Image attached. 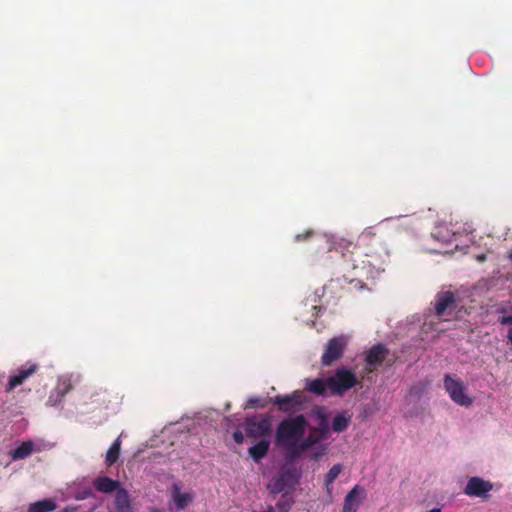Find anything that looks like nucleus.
<instances>
[{
    "label": "nucleus",
    "instance_id": "nucleus-1",
    "mask_svg": "<svg viewBox=\"0 0 512 512\" xmlns=\"http://www.w3.org/2000/svg\"><path fill=\"white\" fill-rule=\"evenodd\" d=\"M317 417L319 423L315 430L319 431V437H313V435L305 437L308 421L303 414L286 417L278 424L275 433V443L286 451L290 459L299 458L304 452L327 438L330 428L327 416L322 408L318 410Z\"/></svg>",
    "mask_w": 512,
    "mask_h": 512
},
{
    "label": "nucleus",
    "instance_id": "nucleus-2",
    "mask_svg": "<svg viewBox=\"0 0 512 512\" xmlns=\"http://www.w3.org/2000/svg\"><path fill=\"white\" fill-rule=\"evenodd\" d=\"M358 244L365 258L361 262V269L366 270L368 277L374 278L384 271L389 260L390 254L385 242L372 228H368L359 235Z\"/></svg>",
    "mask_w": 512,
    "mask_h": 512
},
{
    "label": "nucleus",
    "instance_id": "nucleus-3",
    "mask_svg": "<svg viewBox=\"0 0 512 512\" xmlns=\"http://www.w3.org/2000/svg\"><path fill=\"white\" fill-rule=\"evenodd\" d=\"M356 374L347 367H338L334 374L328 377V390L331 395L343 396L347 391L358 385Z\"/></svg>",
    "mask_w": 512,
    "mask_h": 512
},
{
    "label": "nucleus",
    "instance_id": "nucleus-4",
    "mask_svg": "<svg viewBox=\"0 0 512 512\" xmlns=\"http://www.w3.org/2000/svg\"><path fill=\"white\" fill-rule=\"evenodd\" d=\"M269 402L277 406L278 410L285 414H295L304 408L307 397L303 391L295 390L291 394L276 395L269 398Z\"/></svg>",
    "mask_w": 512,
    "mask_h": 512
},
{
    "label": "nucleus",
    "instance_id": "nucleus-5",
    "mask_svg": "<svg viewBox=\"0 0 512 512\" xmlns=\"http://www.w3.org/2000/svg\"><path fill=\"white\" fill-rule=\"evenodd\" d=\"M271 430V420L267 415L258 414L245 419V432L249 438L257 439L268 436Z\"/></svg>",
    "mask_w": 512,
    "mask_h": 512
},
{
    "label": "nucleus",
    "instance_id": "nucleus-6",
    "mask_svg": "<svg viewBox=\"0 0 512 512\" xmlns=\"http://www.w3.org/2000/svg\"><path fill=\"white\" fill-rule=\"evenodd\" d=\"M444 388L453 402L460 406L472 405V398L465 393V386L461 380L453 379L450 375L444 377Z\"/></svg>",
    "mask_w": 512,
    "mask_h": 512
},
{
    "label": "nucleus",
    "instance_id": "nucleus-7",
    "mask_svg": "<svg viewBox=\"0 0 512 512\" xmlns=\"http://www.w3.org/2000/svg\"><path fill=\"white\" fill-rule=\"evenodd\" d=\"M347 346V339L345 336H338L330 339L325 345V351L321 357V362L324 366H330L335 361L340 359Z\"/></svg>",
    "mask_w": 512,
    "mask_h": 512
},
{
    "label": "nucleus",
    "instance_id": "nucleus-8",
    "mask_svg": "<svg viewBox=\"0 0 512 512\" xmlns=\"http://www.w3.org/2000/svg\"><path fill=\"white\" fill-rule=\"evenodd\" d=\"M457 308L455 295L451 291L437 293L434 302V309L437 316L442 317L452 314Z\"/></svg>",
    "mask_w": 512,
    "mask_h": 512
},
{
    "label": "nucleus",
    "instance_id": "nucleus-9",
    "mask_svg": "<svg viewBox=\"0 0 512 512\" xmlns=\"http://www.w3.org/2000/svg\"><path fill=\"white\" fill-rule=\"evenodd\" d=\"M493 489V484L480 477L473 476L468 479L463 490L464 494L472 497L488 498V493Z\"/></svg>",
    "mask_w": 512,
    "mask_h": 512
},
{
    "label": "nucleus",
    "instance_id": "nucleus-10",
    "mask_svg": "<svg viewBox=\"0 0 512 512\" xmlns=\"http://www.w3.org/2000/svg\"><path fill=\"white\" fill-rule=\"evenodd\" d=\"M389 355V350L383 344H376L372 346L367 352L365 357L366 371L373 372L377 367L381 366Z\"/></svg>",
    "mask_w": 512,
    "mask_h": 512
},
{
    "label": "nucleus",
    "instance_id": "nucleus-11",
    "mask_svg": "<svg viewBox=\"0 0 512 512\" xmlns=\"http://www.w3.org/2000/svg\"><path fill=\"white\" fill-rule=\"evenodd\" d=\"M39 370L38 364L27 363L17 370V374L10 376L5 391L12 392L16 387L22 385L29 377Z\"/></svg>",
    "mask_w": 512,
    "mask_h": 512
},
{
    "label": "nucleus",
    "instance_id": "nucleus-12",
    "mask_svg": "<svg viewBox=\"0 0 512 512\" xmlns=\"http://www.w3.org/2000/svg\"><path fill=\"white\" fill-rule=\"evenodd\" d=\"M363 493V489L355 485L346 495L344 499L343 512H356L359 505L360 500L359 496Z\"/></svg>",
    "mask_w": 512,
    "mask_h": 512
},
{
    "label": "nucleus",
    "instance_id": "nucleus-13",
    "mask_svg": "<svg viewBox=\"0 0 512 512\" xmlns=\"http://www.w3.org/2000/svg\"><path fill=\"white\" fill-rule=\"evenodd\" d=\"M119 485V481L113 480L107 476H99L93 481L94 488L101 493L117 492V490L120 489Z\"/></svg>",
    "mask_w": 512,
    "mask_h": 512
},
{
    "label": "nucleus",
    "instance_id": "nucleus-14",
    "mask_svg": "<svg viewBox=\"0 0 512 512\" xmlns=\"http://www.w3.org/2000/svg\"><path fill=\"white\" fill-rule=\"evenodd\" d=\"M304 389L316 396H323L328 390V378L306 379Z\"/></svg>",
    "mask_w": 512,
    "mask_h": 512
},
{
    "label": "nucleus",
    "instance_id": "nucleus-15",
    "mask_svg": "<svg viewBox=\"0 0 512 512\" xmlns=\"http://www.w3.org/2000/svg\"><path fill=\"white\" fill-rule=\"evenodd\" d=\"M116 512H133L130 497L124 488L117 490L115 495Z\"/></svg>",
    "mask_w": 512,
    "mask_h": 512
},
{
    "label": "nucleus",
    "instance_id": "nucleus-16",
    "mask_svg": "<svg viewBox=\"0 0 512 512\" xmlns=\"http://www.w3.org/2000/svg\"><path fill=\"white\" fill-rule=\"evenodd\" d=\"M172 499L178 510H184L193 500V495L189 492L182 493L178 486H174Z\"/></svg>",
    "mask_w": 512,
    "mask_h": 512
},
{
    "label": "nucleus",
    "instance_id": "nucleus-17",
    "mask_svg": "<svg viewBox=\"0 0 512 512\" xmlns=\"http://www.w3.org/2000/svg\"><path fill=\"white\" fill-rule=\"evenodd\" d=\"M270 447V441L261 439L254 446L249 448V455L255 462H259L262 458H264Z\"/></svg>",
    "mask_w": 512,
    "mask_h": 512
},
{
    "label": "nucleus",
    "instance_id": "nucleus-18",
    "mask_svg": "<svg viewBox=\"0 0 512 512\" xmlns=\"http://www.w3.org/2000/svg\"><path fill=\"white\" fill-rule=\"evenodd\" d=\"M350 422L351 416L348 415L347 412H342L333 418L331 427L329 426V428L335 433H341L349 427Z\"/></svg>",
    "mask_w": 512,
    "mask_h": 512
},
{
    "label": "nucleus",
    "instance_id": "nucleus-19",
    "mask_svg": "<svg viewBox=\"0 0 512 512\" xmlns=\"http://www.w3.org/2000/svg\"><path fill=\"white\" fill-rule=\"evenodd\" d=\"M34 443L30 440L22 442L17 448L10 452L13 460H21L30 456L33 452Z\"/></svg>",
    "mask_w": 512,
    "mask_h": 512
},
{
    "label": "nucleus",
    "instance_id": "nucleus-20",
    "mask_svg": "<svg viewBox=\"0 0 512 512\" xmlns=\"http://www.w3.org/2000/svg\"><path fill=\"white\" fill-rule=\"evenodd\" d=\"M57 508V504L53 499H44L31 503L28 512H52Z\"/></svg>",
    "mask_w": 512,
    "mask_h": 512
},
{
    "label": "nucleus",
    "instance_id": "nucleus-21",
    "mask_svg": "<svg viewBox=\"0 0 512 512\" xmlns=\"http://www.w3.org/2000/svg\"><path fill=\"white\" fill-rule=\"evenodd\" d=\"M343 466L341 464H335L333 465L327 474L325 475L324 479V485L326 488V491L331 494L333 491V482L336 480V478L339 476V474L342 472Z\"/></svg>",
    "mask_w": 512,
    "mask_h": 512
},
{
    "label": "nucleus",
    "instance_id": "nucleus-22",
    "mask_svg": "<svg viewBox=\"0 0 512 512\" xmlns=\"http://www.w3.org/2000/svg\"><path fill=\"white\" fill-rule=\"evenodd\" d=\"M121 441L120 438H117L112 445L109 447L106 453V463L108 465L114 464L120 455Z\"/></svg>",
    "mask_w": 512,
    "mask_h": 512
},
{
    "label": "nucleus",
    "instance_id": "nucleus-23",
    "mask_svg": "<svg viewBox=\"0 0 512 512\" xmlns=\"http://www.w3.org/2000/svg\"><path fill=\"white\" fill-rule=\"evenodd\" d=\"M112 395L106 390L92 395V403H97L100 407L107 409L111 403Z\"/></svg>",
    "mask_w": 512,
    "mask_h": 512
},
{
    "label": "nucleus",
    "instance_id": "nucleus-24",
    "mask_svg": "<svg viewBox=\"0 0 512 512\" xmlns=\"http://www.w3.org/2000/svg\"><path fill=\"white\" fill-rule=\"evenodd\" d=\"M270 403L269 399H263L257 396H253L247 399L245 403V408H265L267 404Z\"/></svg>",
    "mask_w": 512,
    "mask_h": 512
},
{
    "label": "nucleus",
    "instance_id": "nucleus-25",
    "mask_svg": "<svg viewBox=\"0 0 512 512\" xmlns=\"http://www.w3.org/2000/svg\"><path fill=\"white\" fill-rule=\"evenodd\" d=\"M498 322L501 325H510L508 332H507V339L512 345V315L508 316H502L498 319Z\"/></svg>",
    "mask_w": 512,
    "mask_h": 512
},
{
    "label": "nucleus",
    "instance_id": "nucleus-26",
    "mask_svg": "<svg viewBox=\"0 0 512 512\" xmlns=\"http://www.w3.org/2000/svg\"><path fill=\"white\" fill-rule=\"evenodd\" d=\"M292 506V502H290L287 498L282 497L276 504L279 512H288Z\"/></svg>",
    "mask_w": 512,
    "mask_h": 512
},
{
    "label": "nucleus",
    "instance_id": "nucleus-27",
    "mask_svg": "<svg viewBox=\"0 0 512 512\" xmlns=\"http://www.w3.org/2000/svg\"><path fill=\"white\" fill-rule=\"evenodd\" d=\"M271 486H272L273 492L283 491L285 488L284 475H281V477H279L278 479H275Z\"/></svg>",
    "mask_w": 512,
    "mask_h": 512
},
{
    "label": "nucleus",
    "instance_id": "nucleus-28",
    "mask_svg": "<svg viewBox=\"0 0 512 512\" xmlns=\"http://www.w3.org/2000/svg\"><path fill=\"white\" fill-rule=\"evenodd\" d=\"M314 235V231L313 230H307L303 233H299L295 236V241L296 242H301V241H306V240H309L312 236Z\"/></svg>",
    "mask_w": 512,
    "mask_h": 512
},
{
    "label": "nucleus",
    "instance_id": "nucleus-29",
    "mask_svg": "<svg viewBox=\"0 0 512 512\" xmlns=\"http://www.w3.org/2000/svg\"><path fill=\"white\" fill-rule=\"evenodd\" d=\"M326 453V447L321 445L317 447L316 451L313 453V459L317 460L321 456H323Z\"/></svg>",
    "mask_w": 512,
    "mask_h": 512
},
{
    "label": "nucleus",
    "instance_id": "nucleus-30",
    "mask_svg": "<svg viewBox=\"0 0 512 512\" xmlns=\"http://www.w3.org/2000/svg\"><path fill=\"white\" fill-rule=\"evenodd\" d=\"M233 437V440L237 443V444H242L243 441H244V436H243V433L239 430L235 431L232 435Z\"/></svg>",
    "mask_w": 512,
    "mask_h": 512
},
{
    "label": "nucleus",
    "instance_id": "nucleus-31",
    "mask_svg": "<svg viewBox=\"0 0 512 512\" xmlns=\"http://www.w3.org/2000/svg\"><path fill=\"white\" fill-rule=\"evenodd\" d=\"M70 388H71V386H70V384H68L64 389L58 390L57 394L60 395L61 397H63L66 393H68Z\"/></svg>",
    "mask_w": 512,
    "mask_h": 512
},
{
    "label": "nucleus",
    "instance_id": "nucleus-32",
    "mask_svg": "<svg viewBox=\"0 0 512 512\" xmlns=\"http://www.w3.org/2000/svg\"><path fill=\"white\" fill-rule=\"evenodd\" d=\"M316 427H314L311 432L309 433V435H313V437H319V431H316L315 430Z\"/></svg>",
    "mask_w": 512,
    "mask_h": 512
},
{
    "label": "nucleus",
    "instance_id": "nucleus-33",
    "mask_svg": "<svg viewBox=\"0 0 512 512\" xmlns=\"http://www.w3.org/2000/svg\"><path fill=\"white\" fill-rule=\"evenodd\" d=\"M393 362H394V360H389V361L387 362V365H392V363H393Z\"/></svg>",
    "mask_w": 512,
    "mask_h": 512
},
{
    "label": "nucleus",
    "instance_id": "nucleus-34",
    "mask_svg": "<svg viewBox=\"0 0 512 512\" xmlns=\"http://www.w3.org/2000/svg\"><path fill=\"white\" fill-rule=\"evenodd\" d=\"M511 259H512V253H511Z\"/></svg>",
    "mask_w": 512,
    "mask_h": 512
}]
</instances>
